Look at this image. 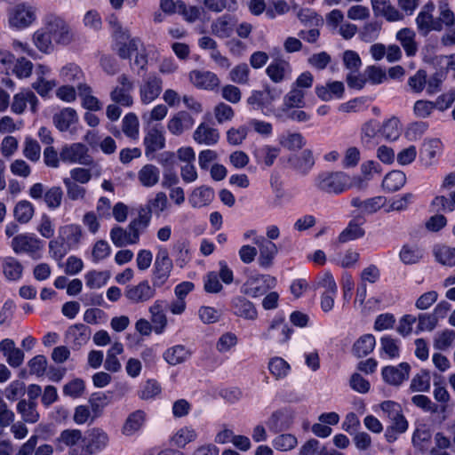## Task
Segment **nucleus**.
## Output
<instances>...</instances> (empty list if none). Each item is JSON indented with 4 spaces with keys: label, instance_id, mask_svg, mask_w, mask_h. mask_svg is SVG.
Segmentation results:
<instances>
[{
    "label": "nucleus",
    "instance_id": "nucleus-1",
    "mask_svg": "<svg viewBox=\"0 0 455 455\" xmlns=\"http://www.w3.org/2000/svg\"><path fill=\"white\" fill-rule=\"evenodd\" d=\"M316 190L327 195L338 196L353 188L352 177L343 171H323L313 180Z\"/></svg>",
    "mask_w": 455,
    "mask_h": 455
},
{
    "label": "nucleus",
    "instance_id": "nucleus-2",
    "mask_svg": "<svg viewBox=\"0 0 455 455\" xmlns=\"http://www.w3.org/2000/svg\"><path fill=\"white\" fill-rule=\"evenodd\" d=\"M43 26L56 45L67 46L75 40V33L62 17L50 13L44 17Z\"/></svg>",
    "mask_w": 455,
    "mask_h": 455
},
{
    "label": "nucleus",
    "instance_id": "nucleus-3",
    "mask_svg": "<svg viewBox=\"0 0 455 455\" xmlns=\"http://www.w3.org/2000/svg\"><path fill=\"white\" fill-rule=\"evenodd\" d=\"M37 20V7L30 3L22 2L15 4L8 13L9 26L16 29L30 27Z\"/></svg>",
    "mask_w": 455,
    "mask_h": 455
},
{
    "label": "nucleus",
    "instance_id": "nucleus-4",
    "mask_svg": "<svg viewBox=\"0 0 455 455\" xmlns=\"http://www.w3.org/2000/svg\"><path fill=\"white\" fill-rule=\"evenodd\" d=\"M147 228L137 219L128 225V229L116 226L110 230V239L116 247L136 244L140 241V234Z\"/></svg>",
    "mask_w": 455,
    "mask_h": 455
},
{
    "label": "nucleus",
    "instance_id": "nucleus-5",
    "mask_svg": "<svg viewBox=\"0 0 455 455\" xmlns=\"http://www.w3.org/2000/svg\"><path fill=\"white\" fill-rule=\"evenodd\" d=\"M44 242L35 234L26 233L14 236L11 247L16 254L27 253L34 259L42 257Z\"/></svg>",
    "mask_w": 455,
    "mask_h": 455
},
{
    "label": "nucleus",
    "instance_id": "nucleus-6",
    "mask_svg": "<svg viewBox=\"0 0 455 455\" xmlns=\"http://www.w3.org/2000/svg\"><path fill=\"white\" fill-rule=\"evenodd\" d=\"M168 206L169 202L166 194L159 191L154 196L149 197L145 205L140 207L137 219L148 228L152 215L160 216Z\"/></svg>",
    "mask_w": 455,
    "mask_h": 455
},
{
    "label": "nucleus",
    "instance_id": "nucleus-7",
    "mask_svg": "<svg viewBox=\"0 0 455 455\" xmlns=\"http://www.w3.org/2000/svg\"><path fill=\"white\" fill-rule=\"evenodd\" d=\"M172 268V260L169 257L167 249H160L156 253L152 269L151 281L155 287L161 288L167 283Z\"/></svg>",
    "mask_w": 455,
    "mask_h": 455
},
{
    "label": "nucleus",
    "instance_id": "nucleus-8",
    "mask_svg": "<svg viewBox=\"0 0 455 455\" xmlns=\"http://www.w3.org/2000/svg\"><path fill=\"white\" fill-rule=\"evenodd\" d=\"M133 91L134 82L127 75L122 74L117 77V84L111 90L109 97L114 103L130 108L134 102Z\"/></svg>",
    "mask_w": 455,
    "mask_h": 455
},
{
    "label": "nucleus",
    "instance_id": "nucleus-9",
    "mask_svg": "<svg viewBox=\"0 0 455 455\" xmlns=\"http://www.w3.org/2000/svg\"><path fill=\"white\" fill-rule=\"evenodd\" d=\"M56 445L60 451L68 449V455H84V433L79 429L63 430L56 439Z\"/></svg>",
    "mask_w": 455,
    "mask_h": 455
},
{
    "label": "nucleus",
    "instance_id": "nucleus-10",
    "mask_svg": "<svg viewBox=\"0 0 455 455\" xmlns=\"http://www.w3.org/2000/svg\"><path fill=\"white\" fill-rule=\"evenodd\" d=\"M109 443V435L100 427H92L84 433V455H97L103 451Z\"/></svg>",
    "mask_w": 455,
    "mask_h": 455
},
{
    "label": "nucleus",
    "instance_id": "nucleus-11",
    "mask_svg": "<svg viewBox=\"0 0 455 455\" xmlns=\"http://www.w3.org/2000/svg\"><path fill=\"white\" fill-rule=\"evenodd\" d=\"M157 287L148 280H142L137 284H129L125 287L124 296L132 304H145L150 301L156 294Z\"/></svg>",
    "mask_w": 455,
    "mask_h": 455
},
{
    "label": "nucleus",
    "instance_id": "nucleus-12",
    "mask_svg": "<svg viewBox=\"0 0 455 455\" xmlns=\"http://www.w3.org/2000/svg\"><path fill=\"white\" fill-rule=\"evenodd\" d=\"M275 284L276 279L269 275H251L242 285L241 292L256 298L274 288Z\"/></svg>",
    "mask_w": 455,
    "mask_h": 455
},
{
    "label": "nucleus",
    "instance_id": "nucleus-13",
    "mask_svg": "<svg viewBox=\"0 0 455 455\" xmlns=\"http://www.w3.org/2000/svg\"><path fill=\"white\" fill-rule=\"evenodd\" d=\"M114 36L116 38L115 50L122 59H130L132 54L141 45L140 38L131 37L128 31L123 29L119 24H116Z\"/></svg>",
    "mask_w": 455,
    "mask_h": 455
},
{
    "label": "nucleus",
    "instance_id": "nucleus-14",
    "mask_svg": "<svg viewBox=\"0 0 455 455\" xmlns=\"http://www.w3.org/2000/svg\"><path fill=\"white\" fill-rule=\"evenodd\" d=\"M60 158L62 162L69 164L88 165L92 163L88 154V148L80 142L64 145L60 150Z\"/></svg>",
    "mask_w": 455,
    "mask_h": 455
},
{
    "label": "nucleus",
    "instance_id": "nucleus-15",
    "mask_svg": "<svg viewBox=\"0 0 455 455\" xmlns=\"http://www.w3.org/2000/svg\"><path fill=\"white\" fill-rule=\"evenodd\" d=\"M253 243L259 248L258 264L263 268H269L274 263V259L278 253L275 243L267 240L264 236L254 237Z\"/></svg>",
    "mask_w": 455,
    "mask_h": 455
},
{
    "label": "nucleus",
    "instance_id": "nucleus-16",
    "mask_svg": "<svg viewBox=\"0 0 455 455\" xmlns=\"http://www.w3.org/2000/svg\"><path fill=\"white\" fill-rule=\"evenodd\" d=\"M163 88V81L160 77L150 75L140 86V97L143 104L148 105L160 95Z\"/></svg>",
    "mask_w": 455,
    "mask_h": 455
},
{
    "label": "nucleus",
    "instance_id": "nucleus-17",
    "mask_svg": "<svg viewBox=\"0 0 455 455\" xmlns=\"http://www.w3.org/2000/svg\"><path fill=\"white\" fill-rule=\"evenodd\" d=\"M145 155L150 157L165 147L164 129L161 125L150 127L144 137Z\"/></svg>",
    "mask_w": 455,
    "mask_h": 455
},
{
    "label": "nucleus",
    "instance_id": "nucleus-18",
    "mask_svg": "<svg viewBox=\"0 0 455 455\" xmlns=\"http://www.w3.org/2000/svg\"><path fill=\"white\" fill-rule=\"evenodd\" d=\"M435 6L433 4H425L416 18L418 29L423 35L432 30L441 31L439 21L433 16Z\"/></svg>",
    "mask_w": 455,
    "mask_h": 455
},
{
    "label": "nucleus",
    "instance_id": "nucleus-19",
    "mask_svg": "<svg viewBox=\"0 0 455 455\" xmlns=\"http://www.w3.org/2000/svg\"><path fill=\"white\" fill-rule=\"evenodd\" d=\"M236 19L231 14H223L215 19L211 24V32L218 38H229L235 28Z\"/></svg>",
    "mask_w": 455,
    "mask_h": 455
},
{
    "label": "nucleus",
    "instance_id": "nucleus-20",
    "mask_svg": "<svg viewBox=\"0 0 455 455\" xmlns=\"http://www.w3.org/2000/svg\"><path fill=\"white\" fill-rule=\"evenodd\" d=\"M411 366L407 363H401L397 366H386L382 369L381 375L385 382L393 386L401 385L408 379Z\"/></svg>",
    "mask_w": 455,
    "mask_h": 455
},
{
    "label": "nucleus",
    "instance_id": "nucleus-21",
    "mask_svg": "<svg viewBox=\"0 0 455 455\" xmlns=\"http://www.w3.org/2000/svg\"><path fill=\"white\" fill-rule=\"evenodd\" d=\"M372 12L376 17H383L387 21L394 22L403 19L401 13L390 0H371Z\"/></svg>",
    "mask_w": 455,
    "mask_h": 455
},
{
    "label": "nucleus",
    "instance_id": "nucleus-22",
    "mask_svg": "<svg viewBox=\"0 0 455 455\" xmlns=\"http://www.w3.org/2000/svg\"><path fill=\"white\" fill-rule=\"evenodd\" d=\"M0 351L7 363L12 368L20 367L24 362V352L17 347L15 342L11 339H4L0 342Z\"/></svg>",
    "mask_w": 455,
    "mask_h": 455
},
{
    "label": "nucleus",
    "instance_id": "nucleus-23",
    "mask_svg": "<svg viewBox=\"0 0 455 455\" xmlns=\"http://www.w3.org/2000/svg\"><path fill=\"white\" fill-rule=\"evenodd\" d=\"M189 79L196 87L204 90H214L220 84L218 76L211 71L193 70Z\"/></svg>",
    "mask_w": 455,
    "mask_h": 455
},
{
    "label": "nucleus",
    "instance_id": "nucleus-24",
    "mask_svg": "<svg viewBox=\"0 0 455 455\" xmlns=\"http://www.w3.org/2000/svg\"><path fill=\"white\" fill-rule=\"evenodd\" d=\"M232 312L235 315L246 320H255L258 312L252 302L243 296H236L231 301Z\"/></svg>",
    "mask_w": 455,
    "mask_h": 455
},
{
    "label": "nucleus",
    "instance_id": "nucleus-25",
    "mask_svg": "<svg viewBox=\"0 0 455 455\" xmlns=\"http://www.w3.org/2000/svg\"><path fill=\"white\" fill-rule=\"evenodd\" d=\"M52 121L60 132L69 131L71 134H75L76 131L71 126L78 122V116L74 108H65L54 114Z\"/></svg>",
    "mask_w": 455,
    "mask_h": 455
},
{
    "label": "nucleus",
    "instance_id": "nucleus-26",
    "mask_svg": "<svg viewBox=\"0 0 455 455\" xmlns=\"http://www.w3.org/2000/svg\"><path fill=\"white\" fill-rule=\"evenodd\" d=\"M425 256L424 249L417 243H403L399 251V259L405 265L419 263Z\"/></svg>",
    "mask_w": 455,
    "mask_h": 455
},
{
    "label": "nucleus",
    "instance_id": "nucleus-27",
    "mask_svg": "<svg viewBox=\"0 0 455 455\" xmlns=\"http://www.w3.org/2000/svg\"><path fill=\"white\" fill-rule=\"evenodd\" d=\"M27 104L30 105L31 111H36L38 99L35 93L29 90L20 92L13 96L11 106L12 111L15 114H22L27 108Z\"/></svg>",
    "mask_w": 455,
    "mask_h": 455
},
{
    "label": "nucleus",
    "instance_id": "nucleus-28",
    "mask_svg": "<svg viewBox=\"0 0 455 455\" xmlns=\"http://www.w3.org/2000/svg\"><path fill=\"white\" fill-rule=\"evenodd\" d=\"M266 73L274 83H281L291 76V67L288 61L277 59L267 66Z\"/></svg>",
    "mask_w": 455,
    "mask_h": 455
},
{
    "label": "nucleus",
    "instance_id": "nucleus-29",
    "mask_svg": "<svg viewBox=\"0 0 455 455\" xmlns=\"http://www.w3.org/2000/svg\"><path fill=\"white\" fill-rule=\"evenodd\" d=\"M220 137L219 130L205 123L200 124L193 134V139L196 142L206 146L216 145L220 140Z\"/></svg>",
    "mask_w": 455,
    "mask_h": 455
},
{
    "label": "nucleus",
    "instance_id": "nucleus-30",
    "mask_svg": "<svg viewBox=\"0 0 455 455\" xmlns=\"http://www.w3.org/2000/svg\"><path fill=\"white\" fill-rule=\"evenodd\" d=\"M194 123L190 114L180 111L168 121L167 128L172 134L180 135L184 131L191 129Z\"/></svg>",
    "mask_w": 455,
    "mask_h": 455
},
{
    "label": "nucleus",
    "instance_id": "nucleus-31",
    "mask_svg": "<svg viewBox=\"0 0 455 455\" xmlns=\"http://www.w3.org/2000/svg\"><path fill=\"white\" fill-rule=\"evenodd\" d=\"M89 338V327L83 323L70 326L66 332L67 342L72 345L74 348H80L87 343Z\"/></svg>",
    "mask_w": 455,
    "mask_h": 455
},
{
    "label": "nucleus",
    "instance_id": "nucleus-32",
    "mask_svg": "<svg viewBox=\"0 0 455 455\" xmlns=\"http://www.w3.org/2000/svg\"><path fill=\"white\" fill-rule=\"evenodd\" d=\"M291 423L292 415L286 410H280L273 412L266 422L268 429L274 433H279L288 429Z\"/></svg>",
    "mask_w": 455,
    "mask_h": 455
},
{
    "label": "nucleus",
    "instance_id": "nucleus-33",
    "mask_svg": "<svg viewBox=\"0 0 455 455\" xmlns=\"http://www.w3.org/2000/svg\"><path fill=\"white\" fill-rule=\"evenodd\" d=\"M345 87L342 82L334 81L325 85H316L315 93L323 101H330L343 97Z\"/></svg>",
    "mask_w": 455,
    "mask_h": 455
},
{
    "label": "nucleus",
    "instance_id": "nucleus-34",
    "mask_svg": "<svg viewBox=\"0 0 455 455\" xmlns=\"http://www.w3.org/2000/svg\"><path fill=\"white\" fill-rule=\"evenodd\" d=\"M165 304L164 300L157 299L148 308L151 322L154 324V331L156 334L163 333L167 325V318L164 312Z\"/></svg>",
    "mask_w": 455,
    "mask_h": 455
},
{
    "label": "nucleus",
    "instance_id": "nucleus-35",
    "mask_svg": "<svg viewBox=\"0 0 455 455\" xmlns=\"http://www.w3.org/2000/svg\"><path fill=\"white\" fill-rule=\"evenodd\" d=\"M0 261L2 263L3 274L8 281L16 282L22 277L24 267L19 259L7 256L0 258Z\"/></svg>",
    "mask_w": 455,
    "mask_h": 455
},
{
    "label": "nucleus",
    "instance_id": "nucleus-36",
    "mask_svg": "<svg viewBox=\"0 0 455 455\" xmlns=\"http://www.w3.org/2000/svg\"><path fill=\"white\" fill-rule=\"evenodd\" d=\"M32 42L42 53L51 54L55 50L56 44L43 25L33 33Z\"/></svg>",
    "mask_w": 455,
    "mask_h": 455
},
{
    "label": "nucleus",
    "instance_id": "nucleus-37",
    "mask_svg": "<svg viewBox=\"0 0 455 455\" xmlns=\"http://www.w3.org/2000/svg\"><path fill=\"white\" fill-rule=\"evenodd\" d=\"M291 332L292 330L283 320H274L264 334V338L284 343L290 339Z\"/></svg>",
    "mask_w": 455,
    "mask_h": 455
},
{
    "label": "nucleus",
    "instance_id": "nucleus-38",
    "mask_svg": "<svg viewBox=\"0 0 455 455\" xmlns=\"http://www.w3.org/2000/svg\"><path fill=\"white\" fill-rule=\"evenodd\" d=\"M137 178L142 187L153 188L159 182L160 170L154 164H145L139 170Z\"/></svg>",
    "mask_w": 455,
    "mask_h": 455
},
{
    "label": "nucleus",
    "instance_id": "nucleus-39",
    "mask_svg": "<svg viewBox=\"0 0 455 455\" xmlns=\"http://www.w3.org/2000/svg\"><path fill=\"white\" fill-rule=\"evenodd\" d=\"M59 235L72 249L78 246L83 237V231L79 225L68 224L58 230Z\"/></svg>",
    "mask_w": 455,
    "mask_h": 455
},
{
    "label": "nucleus",
    "instance_id": "nucleus-40",
    "mask_svg": "<svg viewBox=\"0 0 455 455\" xmlns=\"http://www.w3.org/2000/svg\"><path fill=\"white\" fill-rule=\"evenodd\" d=\"M396 40L401 44L407 56H414L418 52L416 43V33L409 28H404L397 31Z\"/></svg>",
    "mask_w": 455,
    "mask_h": 455
},
{
    "label": "nucleus",
    "instance_id": "nucleus-41",
    "mask_svg": "<svg viewBox=\"0 0 455 455\" xmlns=\"http://www.w3.org/2000/svg\"><path fill=\"white\" fill-rule=\"evenodd\" d=\"M145 420L146 413L143 411L138 410L132 412L131 414H129V416L127 417L126 420L123 425V435L126 436L133 435L141 429Z\"/></svg>",
    "mask_w": 455,
    "mask_h": 455
},
{
    "label": "nucleus",
    "instance_id": "nucleus-42",
    "mask_svg": "<svg viewBox=\"0 0 455 455\" xmlns=\"http://www.w3.org/2000/svg\"><path fill=\"white\" fill-rule=\"evenodd\" d=\"M435 259L446 267L455 266V248L447 244L438 243L433 247Z\"/></svg>",
    "mask_w": 455,
    "mask_h": 455
},
{
    "label": "nucleus",
    "instance_id": "nucleus-43",
    "mask_svg": "<svg viewBox=\"0 0 455 455\" xmlns=\"http://www.w3.org/2000/svg\"><path fill=\"white\" fill-rule=\"evenodd\" d=\"M16 410L26 423L34 424L39 420L40 415L36 409V402H27L26 399H20L17 403Z\"/></svg>",
    "mask_w": 455,
    "mask_h": 455
},
{
    "label": "nucleus",
    "instance_id": "nucleus-44",
    "mask_svg": "<svg viewBox=\"0 0 455 455\" xmlns=\"http://www.w3.org/2000/svg\"><path fill=\"white\" fill-rule=\"evenodd\" d=\"M289 162L296 171L305 175L314 166L315 158L310 149H305L299 156L291 157Z\"/></svg>",
    "mask_w": 455,
    "mask_h": 455
},
{
    "label": "nucleus",
    "instance_id": "nucleus-45",
    "mask_svg": "<svg viewBox=\"0 0 455 455\" xmlns=\"http://www.w3.org/2000/svg\"><path fill=\"white\" fill-rule=\"evenodd\" d=\"M405 183V173L402 171L395 170L385 176L382 181V187L387 192L392 193L401 189Z\"/></svg>",
    "mask_w": 455,
    "mask_h": 455
},
{
    "label": "nucleus",
    "instance_id": "nucleus-46",
    "mask_svg": "<svg viewBox=\"0 0 455 455\" xmlns=\"http://www.w3.org/2000/svg\"><path fill=\"white\" fill-rule=\"evenodd\" d=\"M214 194L208 187H199L193 190L189 196V203L194 208H201L208 205L213 199Z\"/></svg>",
    "mask_w": 455,
    "mask_h": 455
},
{
    "label": "nucleus",
    "instance_id": "nucleus-47",
    "mask_svg": "<svg viewBox=\"0 0 455 455\" xmlns=\"http://www.w3.org/2000/svg\"><path fill=\"white\" fill-rule=\"evenodd\" d=\"M78 96L82 99V105L84 108L91 111L101 109L100 100L92 95V90L86 84H79L77 86Z\"/></svg>",
    "mask_w": 455,
    "mask_h": 455
},
{
    "label": "nucleus",
    "instance_id": "nucleus-48",
    "mask_svg": "<svg viewBox=\"0 0 455 455\" xmlns=\"http://www.w3.org/2000/svg\"><path fill=\"white\" fill-rule=\"evenodd\" d=\"M381 28V22L378 20L367 21L358 29L359 38L363 42L372 43L379 38Z\"/></svg>",
    "mask_w": 455,
    "mask_h": 455
},
{
    "label": "nucleus",
    "instance_id": "nucleus-49",
    "mask_svg": "<svg viewBox=\"0 0 455 455\" xmlns=\"http://www.w3.org/2000/svg\"><path fill=\"white\" fill-rule=\"evenodd\" d=\"M278 141L282 147L291 151L299 150L306 145V139L299 132L282 134L279 136Z\"/></svg>",
    "mask_w": 455,
    "mask_h": 455
},
{
    "label": "nucleus",
    "instance_id": "nucleus-50",
    "mask_svg": "<svg viewBox=\"0 0 455 455\" xmlns=\"http://www.w3.org/2000/svg\"><path fill=\"white\" fill-rule=\"evenodd\" d=\"M375 345V337L371 334H364L355 342L353 352L355 356L363 357L372 352Z\"/></svg>",
    "mask_w": 455,
    "mask_h": 455
},
{
    "label": "nucleus",
    "instance_id": "nucleus-51",
    "mask_svg": "<svg viewBox=\"0 0 455 455\" xmlns=\"http://www.w3.org/2000/svg\"><path fill=\"white\" fill-rule=\"evenodd\" d=\"M364 229L361 227V224L355 220L349 221L347 228L339 234L338 239L341 243H347L364 235Z\"/></svg>",
    "mask_w": 455,
    "mask_h": 455
},
{
    "label": "nucleus",
    "instance_id": "nucleus-52",
    "mask_svg": "<svg viewBox=\"0 0 455 455\" xmlns=\"http://www.w3.org/2000/svg\"><path fill=\"white\" fill-rule=\"evenodd\" d=\"M268 370L275 379H282L288 376L291 366L283 358L275 356L269 360Z\"/></svg>",
    "mask_w": 455,
    "mask_h": 455
},
{
    "label": "nucleus",
    "instance_id": "nucleus-53",
    "mask_svg": "<svg viewBox=\"0 0 455 455\" xmlns=\"http://www.w3.org/2000/svg\"><path fill=\"white\" fill-rule=\"evenodd\" d=\"M443 144L438 139H432L424 143L422 157L426 165H431L434 159L441 154Z\"/></svg>",
    "mask_w": 455,
    "mask_h": 455
},
{
    "label": "nucleus",
    "instance_id": "nucleus-54",
    "mask_svg": "<svg viewBox=\"0 0 455 455\" xmlns=\"http://www.w3.org/2000/svg\"><path fill=\"white\" fill-rule=\"evenodd\" d=\"M49 255L56 261H60L71 250L63 239L58 236L49 242Z\"/></svg>",
    "mask_w": 455,
    "mask_h": 455
},
{
    "label": "nucleus",
    "instance_id": "nucleus-55",
    "mask_svg": "<svg viewBox=\"0 0 455 455\" xmlns=\"http://www.w3.org/2000/svg\"><path fill=\"white\" fill-rule=\"evenodd\" d=\"M189 353L184 346L177 345L168 348L164 354V360L171 365L180 364L187 360Z\"/></svg>",
    "mask_w": 455,
    "mask_h": 455
},
{
    "label": "nucleus",
    "instance_id": "nucleus-56",
    "mask_svg": "<svg viewBox=\"0 0 455 455\" xmlns=\"http://www.w3.org/2000/svg\"><path fill=\"white\" fill-rule=\"evenodd\" d=\"M63 184L66 188L67 196L71 201H83L86 196V188L82 184L68 178L63 179Z\"/></svg>",
    "mask_w": 455,
    "mask_h": 455
},
{
    "label": "nucleus",
    "instance_id": "nucleus-57",
    "mask_svg": "<svg viewBox=\"0 0 455 455\" xmlns=\"http://www.w3.org/2000/svg\"><path fill=\"white\" fill-rule=\"evenodd\" d=\"M140 123L134 113L126 114L122 120V130L126 137L136 140L139 137Z\"/></svg>",
    "mask_w": 455,
    "mask_h": 455
},
{
    "label": "nucleus",
    "instance_id": "nucleus-58",
    "mask_svg": "<svg viewBox=\"0 0 455 455\" xmlns=\"http://www.w3.org/2000/svg\"><path fill=\"white\" fill-rule=\"evenodd\" d=\"M63 196V190L60 187L52 186L47 188L43 200L46 206L53 211L61 205Z\"/></svg>",
    "mask_w": 455,
    "mask_h": 455
},
{
    "label": "nucleus",
    "instance_id": "nucleus-59",
    "mask_svg": "<svg viewBox=\"0 0 455 455\" xmlns=\"http://www.w3.org/2000/svg\"><path fill=\"white\" fill-rule=\"evenodd\" d=\"M22 154L28 160L36 163L41 157V146L36 140L28 136L24 140Z\"/></svg>",
    "mask_w": 455,
    "mask_h": 455
},
{
    "label": "nucleus",
    "instance_id": "nucleus-60",
    "mask_svg": "<svg viewBox=\"0 0 455 455\" xmlns=\"http://www.w3.org/2000/svg\"><path fill=\"white\" fill-rule=\"evenodd\" d=\"M306 92L300 88L291 86V91L284 96L283 104L286 108H303L305 105Z\"/></svg>",
    "mask_w": 455,
    "mask_h": 455
},
{
    "label": "nucleus",
    "instance_id": "nucleus-61",
    "mask_svg": "<svg viewBox=\"0 0 455 455\" xmlns=\"http://www.w3.org/2000/svg\"><path fill=\"white\" fill-rule=\"evenodd\" d=\"M196 437L197 434L193 427H183L174 434L172 440L176 446L182 448L195 441Z\"/></svg>",
    "mask_w": 455,
    "mask_h": 455
},
{
    "label": "nucleus",
    "instance_id": "nucleus-62",
    "mask_svg": "<svg viewBox=\"0 0 455 455\" xmlns=\"http://www.w3.org/2000/svg\"><path fill=\"white\" fill-rule=\"evenodd\" d=\"M427 75L426 70L419 69L413 76L408 78L407 85L413 93H421L427 86Z\"/></svg>",
    "mask_w": 455,
    "mask_h": 455
},
{
    "label": "nucleus",
    "instance_id": "nucleus-63",
    "mask_svg": "<svg viewBox=\"0 0 455 455\" xmlns=\"http://www.w3.org/2000/svg\"><path fill=\"white\" fill-rule=\"evenodd\" d=\"M33 204L26 200L19 202L14 208L15 219L20 223L28 222L34 215Z\"/></svg>",
    "mask_w": 455,
    "mask_h": 455
},
{
    "label": "nucleus",
    "instance_id": "nucleus-64",
    "mask_svg": "<svg viewBox=\"0 0 455 455\" xmlns=\"http://www.w3.org/2000/svg\"><path fill=\"white\" fill-rule=\"evenodd\" d=\"M85 283L86 286L90 289H99L102 286H104L108 278L109 274L105 271H90L85 275Z\"/></svg>",
    "mask_w": 455,
    "mask_h": 455
}]
</instances>
